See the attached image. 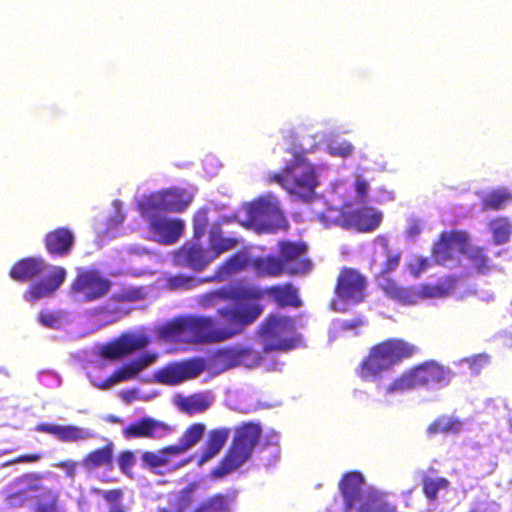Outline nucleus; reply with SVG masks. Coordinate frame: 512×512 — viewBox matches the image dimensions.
Returning a JSON list of instances; mask_svg holds the SVG:
<instances>
[{
    "instance_id": "f257e3e1",
    "label": "nucleus",
    "mask_w": 512,
    "mask_h": 512,
    "mask_svg": "<svg viewBox=\"0 0 512 512\" xmlns=\"http://www.w3.org/2000/svg\"><path fill=\"white\" fill-rule=\"evenodd\" d=\"M263 306L248 303L217 309L219 319L208 315H184L166 322L159 329L162 338L193 344H214L241 334L262 313Z\"/></svg>"
},
{
    "instance_id": "f03ea898",
    "label": "nucleus",
    "mask_w": 512,
    "mask_h": 512,
    "mask_svg": "<svg viewBox=\"0 0 512 512\" xmlns=\"http://www.w3.org/2000/svg\"><path fill=\"white\" fill-rule=\"evenodd\" d=\"M44 274L30 283L23 293L28 303H36L43 298L52 297L64 283L67 272L61 266L48 264L41 257H24L16 261L9 270V276L16 282L26 283Z\"/></svg>"
},
{
    "instance_id": "7ed1b4c3",
    "label": "nucleus",
    "mask_w": 512,
    "mask_h": 512,
    "mask_svg": "<svg viewBox=\"0 0 512 512\" xmlns=\"http://www.w3.org/2000/svg\"><path fill=\"white\" fill-rule=\"evenodd\" d=\"M420 353V348L403 338H388L374 344L356 369L357 375L367 381L383 371L409 360Z\"/></svg>"
},
{
    "instance_id": "20e7f679",
    "label": "nucleus",
    "mask_w": 512,
    "mask_h": 512,
    "mask_svg": "<svg viewBox=\"0 0 512 512\" xmlns=\"http://www.w3.org/2000/svg\"><path fill=\"white\" fill-rule=\"evenodd\" d=\"M293 159L279 172L269 173L266 182L280 185L290 195L302 201H310L315 196L319 184L315 167L306 159L305 152L288 149Z\"/></svg>"
},
{
    "instance_id": "39448f33",
    "label": "nucleus",
    "mask_w": 512,
    "mask_h": 512,
    "mask_svg": "<svg viewBox=\"0 0 512 512\" xmlns=\"http://www.w3.org/2000/svg\"><path fill=\"white\" fill-rule=\"evenodd\" d=\"M261 436L262 427L259 423H241L235 429L232 443L226 454L212 470L211 475L222 478L246 463L252 457Z\"/></svg>"
},
{
    "instance_id": "423d86ee",
    "label": "nucleus",
    "mask_w": 512,
    "mask_h": 512,
    "mask_svg": "<svg viewBox=\"0 0 512 512\" xmlns=\"http://www.w3.org/2000/svg\"><path fill=\"white\" fill-rule=\"evenodd\" d=\"M453 377V372L436 360H426L417 364L400 376L385 388V394L403 393L416 387H433L448 385Z\"/></svg>"
},
{
    "instance_id": "0eeeda50",
    "label": "nucleus",
    "mask_w": 512,
    "mask_h": 512,
    "mask_svg": "<svg viewBox=\"0 0 512 512\" xmlns=\"http://www.w3.org/2000/svg\"><path fill=\"white\" fill-rule=\"evenodd\" d=\"M328 227L338 225L346 229L369 233L375 231L382 223L383 213L371 206L353 207L345 204L340 210L329 208L319 216Z\"/></svg>"
},
{
    "instance_id": "6e6552de",
    "label": "nucleus",
    "mask_w": 512,
    "mask_h": 512,
    "mask_svg": "<svg viewBox=\"0 0 512 512\" xmlns=\"http://www.w3.org/2000/svg\"><path fill=\"white\" fill-rule=\"evenodd\" d=\"M259 335L264 341L263 351H289L301 345L302 338L296 332L292 317L270 314L260 326Z\"/></svg>"
},
{
    "instance_id": "1a4fd4ad",
    "label": "nucleus",
    "mask_w": 512,
    "mask_h": 512,
    "mask_svg": "<svg viewBox=\"0 0 512 512\" xmlns=\"http://www.w3.org/2000/svg\"><path fill=\"white\" fill-rule=\"evenodd\" d=\"M194 195L183 187H170L144 196L137 203L142 205L145 212L157 209L166 213H180L192 203Z\"/></svg>"
},
{
    "instance_id": "9d476101",
    "label": "nucleus",
    "mask_w": 512,
    "mask_h": 512,
    "mask_svg": "<svg viewBox=\"0 0 512 512\" xmlns=\"http://www.w3.org/2000/svg\"><path fill=\"white\" fill-rule=\"evenodd\" d=\"M111 282L97 269H79L70 286L71 295L81 302H92L105 296Z\"/></svg>"
},
{
    "instance_id": "9b49d317",
    "label": "nucleus",
    "mask_w": 512,
    "mask_h": 512,
    "mask_svg": "<svg viewBox=\"0 0 512 512\" xmlns=\"http://www.w3.org/2000/svg\"><path fill=\"white\" fill-rule=\"evenodd\" d=\"M381 245L385 255V261L381 264L380 271L376 275V281L381 291L391 300L395 299H406L411 294L407 293L409 290H405L404 286L397 283V281L388 275L395 271L401 261V251L393 250L388 240L381 237Z\"/></svg>"
},
{
    "instance_id": "f8f14e48",
    "label": "nucleus",
    "mask_w": 512,
    "mask_h": 512,
    "mask_svg": "<svg viewBox=\"0 0 512 512\" xmlns=\"http://www.w3.org/2000/svg\"><path fill=\"white\" fill-rule=\"evenodd\" d=\"M264 296H268L280 308L302 306L298 289L291 282L275 284L266 288L246 283L247 303L259 304L258 301Z\"/></svg>"
},
{
    "instance_id": "ddd939ff",
    "label": "nucleus",
    "mask_w": 512,
    "mask_h": 512,
    "mask_svg": "<svg viewBox=\"0 0 512 512\" xmlns=\"http://www.w3.org/2000/svg\"><path fill=\"white\" fill-rule=\"evenodd\" d=\"M247 216L251 223L267 231H275L285 221L278 200L272 195L260 197L247 206Z\"/></svg>"
},
{
    "instance_id": "4468645a",
    "label": "nucleus",
    "mask_w": 512,
    "mask_h": 512,
    "mask_svg": "<svg viewBox=\"0 0 512 512\" xmlns=\"http://www.w3.org/2000/svg\"><path fill=\"white\" fill-rule=\"evenodd\" d=\"M142 218L148 223L149 230L164 243H174L184 230V223L180 219H170L163 215V211L151 209L145 212L141 204H136Z\"/></svg>"
},
{
    "instance_id": "2eb2a0df",
    "label": "nucleus",
    "mask_w": 512,
    "mask_h": 512,
    "mask_svg": "<svg viewBox=\"0 0 512 512\" xmlns=\"http://www.w3.org/2000/svg\"><path fill=\"white\" fill-rule=\"evenodd\" d=\"M307 249L306 243L302 241L283 240L279 242V258L283 262L286 275H304L311 270L312 263L305 257Z\"/></svg>"
},
{
    "instance_id": "dca6fc26",
    "label": "nucleus",
    "mask_w": 512,
    "mask_h": 512,
    "mask_svg": "<svg viewBox=\"0 0 512 512\" xmlns=\"http://www.w3.org/2000/svg\"><path fill=\"white\" fill-rule=\"evenodd\" d=\"M366 278L356 269L344 267L340 270L335 285V294L348 303H360L365 298Z\"/></svg>"
},
{
    "instance_id": "f3484780",
    "label": "nucleus",
    "mask_w": 512,
    "mask_h": 512,
    "mask_svg": "<svg viewBox=\"0 0 512 512\" xmlns=\"http://www.w3.org/2000/svg\"><path fill=\"white\" fill-rule=\"evenodd\" d=\"M468 235L464 231H444L432 248V257L438 264H445L454 259L456 250L463 252L468 245Z\"/></svg>"
},
{
    "instance_id": "a211bd4d",
    "label": "nucleus",
    "mask_w": 512,
    "mask_h": 512,
    "mask_svg": "<svg viewBox=\"0 0 512 512\" xmlns=\"http://www.w3.org/2000/svg\"><path fill=\"white\" fill-rule=\"evenodd\" d=\"M148 343V338L144 335L125 333L104 344L100 348V355L104 359L119 360L137 350L145 348Z\"/></svg>"
},
{
    "instance_id": "6ab92c4d",
    "label": "nucleus",
    "mask_w": 512,
    "mask_h": 512,
    "mask_svg": "<svg viewBox=\"0 0 512 512\" xmlns=\"http://www.w3.org/2000/svg\"><path fill=\"white\" fill-rule=\"evenodd\" d=\"M220 302H233L235 306L247 303L246 282L237 281L218 289L209 291L199 297L198 303L203 308H210Z\"/></svg>"
},
{
    "instance_id": "aec40b11",
    "label": "nucleus",
    "mask_w": 512,
    "mask_h": 512,
    "mask_svg": "<svg viewBox=\"0 0 512 512\" xmlns=\"http://www.w3.org/2000/svg\"><path fill=\"white\" fill-rule=\"evenodd\" d=\"M214 259L215 255H212L209 248L197 243L185 244L174 254L176 265L197 272L203 271Z\"/></svg>"
},
{
    "instance_id": "412c9836",
    "label": "nucleus",
    "mask_w": 512,
    "mask_h": 512,
    "mask_svg": "<svg viewBox=\"0 0 512 512\" xmlns=\"http://www.w3.org/2000/svg\"><path fill=\"white\" fill-rule=\"evenodd\" d=\"M455 288V280L452 278L440 279L434 284H423L419 288L413 286H404L407 293L411 294L406 299H395L403 305H414L423 298H437L449 295Z\"/></svg>"
},
{
    "instance_id": "4be33fe9",
    "label": "nucleus",
    "mask_w": 512,
    "mask_h": 512,
    "mask_svg": "<svg viewBox=\"0 0 512 512\" xmlns=\"http://www.w3.org/2000/svg\"><path fill=\"white\" fill-rule=\"evenodd\" d=\"M155 360V356L144 354L133 359L116 369L106 380L96 384L101 390H105L114 384L133 379L140 371L149 366Z\"/></svg>"
},
{
    "instance_id": "5701e85b",
    "label": "nucleus",
    "mask_w": 512,
    "mask_h": 512,
    "mask_svg": "<svg viewBox=\"0 0 512 512\" xmlns=\"http://www.w3.org/2000/svg\"><path fill=\"white\" fill-rule=\"evenodd\" d=\"M74 243V233L68 227L55 228L44 237L45 248L53 257H64L70 254Z\"/></svg>"
},
{
    "instance_id": "b1692460",
    "label": "nucleus",
    "mask_w": 512,
    "mask_h": 512,
    "mask_svg": "<svg viewBox=\"0 0 512 512\" xmlns=\"http://www.w3.org/2000/svg\"><path fill=\"white\" fill-rule=\"evenodd\" d=\"M363 484L364 477L358 471L347 472L339 480L338 487L344 500L346 512L351 511L361 501Z\"/></svg>"
},
{
    "instance_id": "393cba45",
    "label": "nucleus",
    "mask_w": 512,
    "mask_h": 512,
    "mask_svg": "<svg viewBox=\"0 0 512 512\" xmlns=\"http://www.w3.org/2000/svg\"><path fill=\"white\" fill-rule=\"evenodd\" d=\"M220 361L228 367L244 365L252 367L260 364V353L248 346H234L222 349L218 353Z\"/></svg>"
},
{
    "instance_id": "a878e982",
    "label": "nucleus",
    "mask_w": 512,
    "mask_h": 512,
    "mask_svg": "<svg viewBox=\"0 0 512 512\" xmlns=\"http://www.w3.org/2000/svg\"><path fill=\"white\" fill-rule=\"evenodd\" d=\"M237 491L232 489L226 493H215L195 506L190 512H234Z\"/></svg>"
},
{
    "instance_id": "bb28decb",
    "label": "nucleus",
    "mask_w": 512,
    "mask_h": 512,
    "mask_svg": "<svg viewBox=\"0 0 512 512\" xmlns=\"http://www.w3.org/2000/svg\"><path fill=\"white\" fill-rule=\"evenodd\" d=\"M36 431L54 435L62 442H76L91 437V434L83 428L74 425H57L50 423H40L36 426Z\"/></svg>"
},
{
    "instance_id": "cd10ccee",
    "label": "nucleus",
    "mask_w": 512,
    "mask_h": 512,
    "mask_svg": "<svg viewBox=\"0 0 512 512\" xmlns=\"http://www.w3.org/2000/svg\"><path fill=\"white\" fill-rule=\"evenodd\" d=\"M252 258L247 251H239L229 256L215 270L214 278L218 280L228 279L233 274L252 269Z\"/></svg>"
},
{
    "instance_id": "c85d7f7f",
    "label": "nucleus",
    "mask_w": 512,
    "mask_h": 512,
    "mask_svg": "<svg viewBox=\"0 0 512 512\" xmlns=\"http://www.w3.org/2000/svg\"><path fill=\"white\" fill-rule=\"evenodd\" d=\"M228 437L229 429L227 428H216L210 430L207 435V439L202 446L197 464L203 465L218 455L221 449L224 447Z\"/></svg>"
},
{
    "instance_id": "c756f323",
    "label": "nucleus",
    "mask_w": 512,
    "mask_h": 512,
    "mask_svg": "<svg viewBox=\"0 0 512 512\" xmlns=\"http://www.w3.org/2000/svg\"><path fill=\"white\" fill-rule=\"evenodd\" d=\"M168 426L150 417H143L139 421L129 424L123 429V435L127 439L153 438L159 431L167 430Z\"/></svg>"
},
{
    "instance_id": "7c9ffc66",
    "label": "nucleus",
    "mask_w": 512,
    "mask_h": 512,
    "mask_svg": "<svg viewBox=\"0 0 512 512\" xmlns=\"http://www.w3.org/2000/svg\"><path fill=\"white\" fill-rule=\"evenodd\" d=\"M252 269L258 277L276 278L286 274L283 262L274 255L253 257Z\"/></svg>"
},
{
    "instance_id": "2f4dec72",
    "label": "nucleus",
    "mask_w": 512,
    "mask_h": 512,
    "mask_svg": "<svg viewBox=\"0 0 512 512\" xmlns=\"http://www.w3.org/2000/svg\"><path fill=\"white\" fill-rule=\"evenodd\" d=\"M213 397L209 393H195L189 396H179L175 400L178 409L188 415L206 411L212 404Z\"/></svg>"
},
{
    "instance_id": "473e14b6",
    "label": "nucleus",
    "mask_w": 512,
    "mask_h": 512,
    "mask_svg": "<svg viewBox=\"0 0 512 512\" xmlns=\"http://www.w3.org/2000/svg\"><path fill=\"white\" fill-rule=\"evenodd\" d=\"M512 202V192L505 187L493 189L482 197L481 210L500 211L505 209Z\"/></svg>"
},
{
    "instance_id": "72a5a7b5",
    "label": "nucleus",
    "mask_w": 512,
    "mask_h": 512,
    "mask_svg": "<svg viewBox=\"0 0 512 512\" xmlns=\"http://www.w3.org/2000/svg\"><path fill=\"white\" fill-rule=\"evenodd\" d=\"M206 426L203 423H194L187 427L181 435L179 442L171 445L173 451L180 456L194 447L203 437Z\"/></svg>"
},
{
    "instance_id": "f704fd0d",
    "label": "nucleus",
    "mask_w": 512,
    "mask_h": 512,
    "mask_svg": "<svg viewBox=\"0 0 512 512\" xmlns=\"http://www.w3.org/2000/svg\"><path fill=\"white\" fill-rule=\"evenodd\" d=\"M114 444L108 442L103 447L89 452L83 459L82 465L88 470L92 471L101 466H111L113 461Z\"/></svg>"
},
{
    "instance_id": "c9c22d12",
    "label": "nucleus",
    "mask_w": 512,
    "mask_h": 512,
    "mask_svg": "<svg viewBox=\"0 0 512 512\" xmlns=\"http://www.w3.org/2000/svg\"><path fill=\"white\" fill-rule=\"evenodd\" d=\"M471 268L477 273L486 274L492 268L491 258L487 250L481 246H466L462 252Z\"/></svg>"
},
{
    "instance_id": "e433bc0d",
    "label": "nucleus",
    "mask_w": 512,
    "mask_h": 512,
    "mask_svg": "<svg viewBox=\"0 0 512 512\" xmlns=\"http://www.w3.org/2000/svg\"><path fill=\"white\" fill-rule=\"evenodd\" d=\"M177 457L171 445L165 446L157 452L145 451L141 455L142 465L152 471L158 467L169 465L173 458Z\"/></svg>"
},
{
    "instance_id": "4c0bfd02",
    "label": "nucleus",
    "mask_w": 512,
    "mask_h": 512,
    "mask_svg": "<svg viewBox=\"0 0 512 512\" xmlns=\"http://www.w3.org/2000/svg\"><path fill=\"white\" fill-rule=\"evenodd\" d=\"M463 423L458 417L449 415L438 416L426 429L429 436L437 434H457L462 430Z\"/></svg>"
},
{
    "instance_id": "58836bf2",
    "label": "nucleus",
    "mask_w": 512,
    "mask_h": 512,
    "mask_svg": "<svg viewBox=\"0 0 512 512\" xmlns=\"http://www.w3.org/2000/svg\"><path fill=\"white\" fill-rule=\"evenodd\" d=\"M488 228L493 243L502 245L510 241L512 235V221L507 216H496L488 222Z\"/></svg>"
},
{
    "instance_id": "ea45409f",
    "label": "nucleus",
    "mask_w": 512,
    "mask_h": 512,
    "mask_svg": "<svg viewBox=\"0 0 512 512\" xmlns=\"http://www.w3.org/2000/svg\"><path fill=\"white\" fill-rule=\"evenodd\" d=\"M27 480V477L23 476L17 478L9 487L6 494V501H8L13 506H23L25 502L29 499V492H33L39 489L37 484H28L25 487H19V485L23 484Z\"/></svg>"
},
{
    "instance_id": "a19ab883",
    "label": "nucleus",
    "mask_w": 512,
    "mask_h": 512,
    "mask_svg": "<svg viewBox=\"0 0 512 512\" xmlns=\"http://www.w3.org/2000/svg\"><path fill=\"white\" fill-rule=\"evenodd\" d=\"M237 243L236 238L222 236L221 229L218 226H214L209 232V249L212 255H215V258L234 248Z\"/></svg>"
},
{
    "instance_id": "79ce46f5",
    "label": "nucleus",
    "mask_w": 512,
    "mask_h": 512,
    "mask_svg": "<svg viewBox=\"0 0 512 512\" xmlns=\"http://www.w3.org/2000/svg\"><path fill=\"white\" fill-rule=\"evenodd\" d=\"M197 488V482H191L182 488L170 504L172 512H185L194 503Z\"/></svg>"
},
{
    "instance_id": "37998d69",
    "label": "nucleus",
    "mask_w": 512,
    "mask_h": 512,
    "mask_svg": "<svg viewBox=\"0 0 512 512\" xmlns=\"http://www.w3.org/2000/svg\"><path fill=\"white\" fill-rule=\"evenodd\" d=\"M449 487L450 481L445 477H422V492L429 502H435L439 491L447 490Z\"/></svg>"
},
{
    "instance_id": "c03bdc74",
    "label": "nucleus",
    "mask_w": 512,
    "mask_h": 512,
    "mask_svg": "<svg viewBox=\"0 0 512 512\" xmlns=\"http://www.w3.org/2000/svg\"><path fill=\"white\" fill-rule=\"evenodd\" d=\"M198 281L188 275L176 274L165 278V287L169 290H190L196 287Z\"/></svg>"
},
{
    "instance_id": "a18cd8bd",
    "label": "nucleus",
    "mask_w": 512,
    "mask_h": 512,
    "mask_svg": "<svg viewBox=\"0 0 512 512\" xmlns=\"http://www.w3.org/2000/svg\"><path fill=\"white\" fill-rule=\"evenodd\" d=\"M184 381L199 376L205 370L202 358H193L179 363Z\"/></svg>"
},
{
    "instance_id": "49530a36",
    "label": "nucleus",
    "mask_w": 512,
    "mask_h": 512,
    "mask_svg": "<svg viewBox=\"0 0 512 512\" xmlns=\"http://www.w3.org/2000/svg\"><path fill=\"white\" fill-rule=\"evenodd\" d=\"M58 496L52 490H45L38 498L35 507L36 512H58Z\"/></svg>"
},
{
    "instance_id": "de8ad7c7",
    "label": "nucleus",
    "mask_w": 512,
    "mask_h": 512,
    "mask_svg": "<svg viewBox=\"0 0 512 512\" xmlns=\"http://www.w3.org/2000/svg\"><path fill=\"white\" fill-rule=\"evenodd\" d=\"M123 495L121 488L106 490L102 493L104 500L109 505L107 512H127V508L121 503Z\"/></svg>"
},
{
    "instance_id": "09e8293b",
    "label": "nucleus",
    "mask_w": 512,
    "mask_h": 512,
    "mask_svg": "<svg viewBox=\"0 0 512 512\" xmlns=\"http://www.w3.org/2000/svg\"><path fill=\"white\" fill-rule=\"evenodd\" d=\"M159 382L176 385L184 381L179 363L167 366L158 373Z\"/></svg>"
},
{
    "instance_id": "8fccbe9b",
    "label": "nucleus",
    "mask_w": 512,
    "mask_h": 512,
    "mask_svg": "<svg viewBox=\"0 0 512 512\" xmlns=\"http://www.w3.org/2000/svg\"><path fill=\"white\" fill-rule=\"evenodd\" d=\"M208 222L207 208H201L195 212L193 216L194 238L199 239L205 234Z\"/></svg>"
},
{
    "instance_id": "3c124183",
    "label": "nucleus",
    "mask_w": 512,
    "mask_h": 512,
    "mask_svg": "<svg viewBox=\"0 0 512 512\" xmlns=\"http://www.w3.org/2000/svg\"><path fill=\"white\" fill-rule=\"evenodd\" d=\"M358 512H395V507L385 501L369 498L361 503Z\"/></svg>"
},
{
    "instance_id": "603ef678",
    "label": "nucleus",
    "mask_w": 512,
    "mask_h": 512,
    "mask_svg": "<svg viewBox=\"0 0 512 512\" xmlns=\"http://www.w3.org/2000/svg\"><path fill=\"white\" fill-rule=\"evenodd\" d=\"M328 152L331 156L346 158L352 155L354 151L353 145L346 140L331 141L328 144Z\"/></svg>"
},
{
    "instance_id": "864d4df0",
    "label": "nucleus",
    "mask_w": 512,
    "mask_h": 512,
    "mask_svg": "<svg viewBox=\"0 0 512 512\" xmlns=\"http://www.w3.org/2000/svg\"><path fill=\"white\" fill-rule=\"evenodd\" d=\"M473 374H479L488 364L489 356L486 354H477L463 360Z\"/></svg>"
},
{
    "instance_id": "5fc2aeb1",
    "label": "nucleus",
    "mask_w": 512,
    "mask_h": 512,
    "mask_svg": "<svg viewBox=\"0 0 512 512\" xmlns=\"http://www.w3.org/2000/svg\"><path fill=\"white\" fill-rule=\"evenodd\" d=\"M135 464V455L130 450L122 451L118 457L119 469L127 476H131V469Z\"/></svg>"
},
{
    "instance_id": "6e6d98bb",
    "label": "nucleus",
    "mask_w": 512,
    "mask_h": 512,
    "mask_svg": "<svg viewBox=\"0 0 512 512\" xmlns=\"http://www.w3.org/2000/svg\"><path fill=\"white\" fill-rule=\"evenodd\" d=\"M38 320L44 327L56 329L60 326L61 315L51 311H41Z\"/></svg>"
},
{
    "instance_id": "4d7b16f0",
    "label": "nucleus",
    "mask_w": 512,
    "mask_h": 512,
    "mask_svg": "<svg viewBox=\"0 0 512 512\" xmlns=\"http://www.w3.org/2000/svg\"><path fill=\"white\" fill-rule=\"evenodd\" d=\"M56 467L63 469L66 472V475L70 478H73L76 474L77 464L71 460L60 461L56 464Z\"/></svg>"
},
{
    "instance_id": "13d9d810",
    "label": "nucleus",
    "mask_w": 512,
    "mask_h": 512,
    "mask_svg": "<svg viewBox=\"0 0 512 512\" xmlns=\"http://www.w3.org/2000/svg\"><path fill=\"white\" fill-rule=\"evenodd\" d=\"M364 324V321L362 318H354V319H350V320H344L340 323V328L342 330H354V329H357L359 328L360 326H362Z\"/></svg>"
},
{
    "instance_id": "bf43d9fd",
    "label": "nucleus",
    "mask_w": 512,
    "mask_h": 512,
    "mask_svg": "<svg viewBox=\"0 0 512 512\" xmlns=\"http://www.w3.org/2000/svg\"><path fill=\"white\" fill-rule=\"evenodd\" d=\"M429 266V262L424 257H418L415 259V264L413 265V273L418 276L421 272L425 271Z\"/></svg>"
},
{
    "instance_id": "052dcab7",
    "label": "nucleus",
    "mask_w": 512,
    "mask_h": 512,
    "mask_svg": "<svg viewBox=\"0 0 512 512\" xmlns=\"http://www.w3.org/2000/svg\"><path fill=\"white\" fill-rule=\"evenodd\" d=\"M41 455L40 454H25L18 456L15 460H13L14 463H22V462H37L40 460Z\"/></svg>"
},
{
    "instance_id": "680f3d73",
    "label": "nucleus",
    "mask_w": 512,
    "mask_h": 512,
    "mask_svg": "<svg viewBox=\"0 0 512 512\" xmlns=\"http://www.w3.org/2000/svg\"><path fill=\"white\" fill-rule=\"evenodd\" d=\"M355 188H356V191L359 194V196L365 197V195L369 189V184L367 183V181H365L363 179H358L355 183Z\"/></svg>"
},
{
    "instance_id": "e2e57ef3",
    "label": "nucleus",
    "mask_w": 512,
    "mask_h": 512,
    "mask_svg": "<svg viewBox=\"0 0 512 512\" xmlns=\"http://www.w3.org/2000/svg\"><path fill=\"white\" fill-rule=\"evenodd\" d=\"M120 397L124 402L130 403L135 399V391H133V390L122 391L120 394Z\"/></svg>"
},
{
    "instance_id": "0e129e2a",
    "label": "nucleus",
    "mask_w": 512,
    "mask_h": 512,
    "mask_svg": "<svg viewBox=\"0 0 512 512\" xmlns=\"http://www.w3.org/2000/svg\"><path fill=\"white\" fill-rule=\"evenodd\" d=\"M190 460L191 458H186L185 460H182L181 462L174 466V469L187 465L190 462Z\"/></svg>"
},
{
    "instance_id": "69168bd1",
    "label": "nucleus",
    "mask_w": 512,
    "mask_h": 512,
    "mask_svg": "<svg viewBox=\"0 0 512 512\" xmlns=\"http://www.w3.org/2000/svg\"><path fill=\"white\" fill-rule=\"evenodd\" d=\"M418 232H419V228H418L416 225L411 226V227L409 228V234H410V235H415V234H417Z\"/></svg>"
},
{
    "instance_id": "338daca9",
    "label": "nucleus",
    "mask_w": 512,
    "mask_h": 512,
    "mask_svg": "<svg viewBox=\"0 0 512 512\" xmlns=\"http://www.w3.org/2000/svg\"><path fill=\"white\" fill-rule=\"evenodd\" d=\"M157 512H172V509H171V510H169V509H167V508H158V509H157Z\"/></svg>"
}]
</instances>
